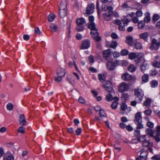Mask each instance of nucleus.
I'll list each match as a JSON object with an SVG mask.
<instances>
[{
  "instance_id": "35",
  "label": "nucleus",
  "mask_w": 160,
  "mask_h": 160,
  "mask_svg": "<svg viewBox=\"0 0 160 160\" xmlns=\"http://www.w3.org/2000/svg\"><path fill=\"white\" fill-rule=\"evenodd\" d=\"M128 69L130 72H133L136 70V68L133 65L131 64L128 66Z\"/></svg>"
},
{
  "instance_id": "52",
  "label": "nucleus",
  "mask_w": 160,
  "mask_h": 160,
  "mask_svg": "<svg viewBox=\"0 0 160 160\" xmlns=\"http://www.w3.org/2000/svg\"><path fill=\"white\" fill-rule=\"evenodd\" d=\"M78 101L79 102L82 104L85 103L86 102V101L85 99L82 96L79 97Z\"/></svg>"
},
{
  "instance_id": "14",
  "label": "nucleus",
  "mask_w": 160,
  "mask_h": 160,
  "mask_svg": "<svg viewBox=\"0 0 160 160\" xmlns=\"http://www.w3.org/2000/svg\"><path fill=\"white\" fill-rule=\"evenodd\" d=\"M140 158L141 160H145L148 155V152L145 149H142L141 151Z\"/></svg>"
},
{
  "instance_id": "41",
  "label": "nucleus",
  "mask_w": 160,
  "mask_h": 160,
  "mask_svg": "<svg viewBox=\"0 0 160 160\" xmlns=\"http://www.w3.org/2000/svg\"><path fill=\"white\" fill-rule=\"evenodd\" d=\"M7 109L9 111L12 110L13 108V106L12 104L9 103L7 105Z\"/></svg>"
},
{
  "instance_id": "2",
  "label": "nucleus",
  "mask_w": 160,
  "mask_h": 160,
  "mask_svg": "<svg viewBox=\"0 0 160 160\" xmlns=\"http://www.w3.org/2000/svg\"><path fill=\"white\" fill-rule=\"evenodd\" d=\"M134 122L137 125V129H141L143 128V125L142 123V118L141 112H138L136 114Z\"/></svg>"
},
{
  "instance_id": "22",
  "label": "nucleus",
  "mask_w": 160,
  "mask_h": 160,
  "mask_svg": "<svg viewBox=\"0 0 160 160\" xmlns=\"http://www.w3.org/2000/svg\"><path fill=\"white\" fill-rule=\"evenodd\" d=\"M148 35L149 34L148 32H144L140 34L139 37L141 38L144 40L145 41H148Z\"/></svg>"
},
{
  "instance_id": "30",
  "label": "nucleus",
  "mask_w": 160,
  "mask_h": 160,
  "mask_svg": "<svg viewBox=\"0 0 160 160\" xmlns=\"http://www.w3.org/2000/svg\"><path fill=\"white\" fill-rule=\"evenodd\" d=\"M98 78L100 81L103 82L105 80L106 76L103 74H100L98 75Z\"/></svg>"
},
{
  "instance_id": "8",
  "label": "nucleus",
  "mask_w": 160,
  "mask_h": 160,
  "mask_svg": "<svg viewBox=\"0 0 160 160\" xmlns=\"http://www.w3.org/2000/svg\"><path fill=\"white\" fill-rule=\"evenodd\" d=\"M90 41L86 39L82 41L80 48L81 49H87L90 47Z\"/></svg>"
},
{
  "instance_id": "59",
  "label": "nucleus",
  "mask_w": 160,
  "mask_h": 160,
  "mask_svg": "<svg viewBox=\"0 0 160 160\" xmlns=\"http://www.w3.org/2000/svg\"><path fill=\"white\" fill-rule=\"evenodd\" d=\"M88 19L89 22L88 23H94L93 22V21L94 20V18L93 16H89L88 18Z\"/></svg>"
},
{
  "instance_id": "10",
  "label": "nucleus",
  "mask_w": 160,
  "mask_h": 160,
  "mask_svg": "<svg viewBox=\"0 0 160 160\" xmlns=\"http://www.w3.org/2000/svg\"><path fill=\"white\" fill-rule=\"evenodd\" d=\"M95 8V6L93 4L91 3L88 5L86 12L87 14H92Z\"/></svg>"
},
{
  "instance_id": "33",
  "label": "nucleus",
  "mask_w": 160,
  "mask_h": 160,
  "mask_svg": "<svg viewBox=\"0 0 160 160\" xmlns=\"http://www.w3.org/2000/svg\"><path fill=\"white\" fill-rule=\"evenodd\" d=\"M152 66L157 68H160V62L157 60L154 61L152 63Z\"/></svg>"
},
{
  "instance_id": "21",
  "label": "nucleus",
  "mask_w": 160,
  "mask_h": 160,
  "mask_svg": "<svg viewBox=\"0 0 160 160\" xmlns=\"http://www.w3.org/2000/svg\"><path fill=\"white\" fill-rule=\"evenodd\" d=\"M67 2L66 0H62L59 6V9H66Z\"/></svg>"
},
{
  "instance_id": "12",
  "label": "nucleus",
  "mask_w": 160,
  "mask_h": 160,
  "mask_svg": "<svg viewBox=\"0 0 160 160\" xmlns=\"http://www.w3.org/2000/svg\"><path fill=\"white\" fill-rule=\"evenodd\" d=\"M57 74L58 76H61L63 77L65 76L66 72L65 70L61 68H58L56 71Z\"/></svg>"
},
{
  "instance_id": "46",
  "label": "nucleus",
  "mask_w": 160,
  "mask_h": 160,
  "mask_svg": "<svg viewBox=\"0 0 160 160\" xmlns=\"http://www.w3.org/2000/svg\"><path fill=\"white\" fill-rule=\"evenodd\" d=\"M152 112V110L150 109H148L144 111V113L146 115L150 116Z\"/></svg>"
},
{
  "instance_id": "38",
  "label": "nucleus",
  "mask_w": 160,
  "mask_h": 160,
  "mask_svg": "<svg viewBox=\"0 0 160 160\" xmlns=\"http://www.w3.org/2000/svg\"><path fill=\"white\" fill-rule=\"evenodd\" d=\"M63 77L61 76H54V79L55 82H57V83H59L61 82L62 80V78Z\"/></svg>"
},
{
  "instance_id": "13",
  "label": "nucleus",
  "mask_w": 160,
  "mask_h": 160,
  "mask_svg": "<svg viewBox=\"0 0 160 160\" xmlns=\"http://www.w3.org/2000/svg\"><path fill=\"white\" fill-rule=\"evenodd\" d=\"M106 66L107 69L111 71L114 70L116 67L115 63L111 61L107 62Z\"/></svg>"
},
{
  "instance_id": "15",
  "label": "nucleus",
  "mask_w": 160,
  "mask_h": 160,
  "mask_svg": "<svg viewBox=\"0 0 160 160\" xmlns=\"http://www.w3.org/2000/svg\"><path fill=\"white\" fill-rule=\"evenodd\" d=\"M26 123V120L24 115L23 114L20 115L19 116V124L22 126H24L25 125Z\"/></svg>"
},
{
  "instance_id": "32",
  "label": "nucleus",
  "mask_w": 160,
  "mask_h": 160,
  "mask_svg": "<svg viewBox=\"0 0 160 160\" xmlns=\"http://www.w3.org/2000/svg\"><path fill=\"white\" fill-rule=\"evenodd\" d=\"M147 134L150 135L151 137L153 136L154 131L150 128H147L146 130Z\"/></svg>"
},
{
  "instance_id": "34",
  "label": "nucleus",
  "mask_w": 160,
  "mask_h": 160,
  "mask_svg": "<svg viewBox=\"0 0 160 160\" xmlns=\"http://www.w3.org/2000/svg\"><path fill=\"white\" fill-rule=\"evenodd\" d=\"M146 15L144 18V22H145L146 23L149 22L151 20V18L150 17V14L149 13H146Z\"/></svg>"
},
{
  "instance_id": "25",
  "label": "nucleus",
  "mask_w": 160,
  "mask_h": 160,
  "mask_svg": "<svg viewBox=\"0 0 160 160\" xmlns=\"http://www.w3.org/2000/svg\"><path fill=\"white\" fill-rule=\"evenodd\" d=\"M67 10L66 9H59V14L61 18L64 17L67 14Z\"/></svg>"
},
{
  "instance_id": "43",
  "label": "nucleus",
  "mask_w": 160,
  "mask_h": 160,
  "mask_svg": "<svg viewBox=\"0 0 160 160\" xmlns=\"http://www.w3.org/2000/svg\"><path fill=\"white\" fill-rule=\"evenodd\" d=\"M129 58L131 60L133 59L136 58V53L134 52H132L129 53Z\"/></svg>"
},
{
  "instance_id": "3",
  "label": "nucleus",
  "mask_w": 160,
  "mask_h": 160,
  "mask_svg": "<svg viewBox=\"0 0 160 160\" xmlns=\"http://www.w3.org/2000/svg\"><path fill=\"white\" fill-rule=\"evenodd\" d=\"M86 22L85 19L83 18H81L77 19L76 29L78 32L82 31L84 30L85 28L83 25Z\"/></svg>"
},
{
  "instance_id": "57",
  "label": "nucleus",
  "mask_w": 160,
  "mask_h": 160,
  "mask_svg": "<svg viewBox=\"0 0 160 160\" xmlns=\"http://www.w3.org/2000/svg\"><path fill=\"white\" fill-rule=\"evenodd\" d=\"M136 16L137 17H141L142 15V11H138L136 13Z\"/></svg>"
},
{
  "instance_id": "20",
  "label": "nucleus",
  "mask_w": 160,
  "mask_h": 160,
  "mask_svg": "<svg viewBox=\"0 0 160 160\" xmlns=\"http://www.w3.org/2000/svg\"><path fill=\"white\" fill-rule=\"evenodd\" d=\"M134 43L133 46L136 49H140L142 48V45L141 43L138 42L137 40H134Z\"/></svg>"
},
{
  "instance_id": "5",
  "label": "nucleus",
  "mask_w": 160,
  "mask_h": 160,
  "mask_svg": "<svg viewBox=\"0 0 160 160\" xmlns=\"http://www.w3.org/2000/svg\"><path fill=\"white\" fill-rule=\"evenodd\" d=\"M160 45V41L158 42L155 38H153L152 40L149 48L151 50L153 49L157 50L159 48Z\"/></svg>"
},
{
  "instance_id": "53",
  "label": "nucleus",
  "mask_w": 160,
  "mask_h": 160,
  "mask_svg": "<svg viewBox=\"0 0 160 160\" xmlns=\"http://www.w3.org/2000/svg\"><path fill=\"white\" fill-rule=\"evenodd\" d=\"M82 129L81 128H78L75 130V132L76 135L78 136L81 133Z\"/></svg>"
},
{
  "instance_id": "18",
  "label": "nucleus",
  "mask_w": 160,
  "mask_h": 160,
  "mask_svg": "<svg viewBox=\"0 0 160 160\" xmlns=\"http://www.w3.org/2000/svg\"><path fill=\"white\" fill-rule=\"evenodd\" d=\"M119 100V98L118 97H115L114 98V102L111 105V107L113 109H116L117 107V106L118 104V102Z\"/></svg>"
},
{
  "instance_id": "9",
  "label": "nucleus",
  "mask_w": 160,
  "mask_h": 160,
  "mask_svg": "<svg viewBox=\"0 0 160 160\" xmlns=\"http://www.w3.org/2000/svg\"><path fill=\"white\" fill-rule=\"evenodd\" d=\"M90 33L92 37L96 41L98 42L101 40V38L99 36V33L98 32L94 31V32H91Z\"/></svg>"
},
{
  "instance_id": "6",
  "label": "nucleus",
  "mask_w": 160,
  "mask_h": 160,
  "mask_svg": "<svg viewBox=\"0 0 160 160\" xmlns=\"http://www.w3.org/2000/svg\"><path fill=\"white\" fill-rule=\"evenodd\" d=\"M128 88L129 86L127 83L125 82H122L120 84L118 90L120 92H123L127 91Z\"/></svg>"
},
{
  "instance_id": "58",
  "label": "nucleus",
  "mask_w": 160,
  "mask_h": 160,
  "mask_svg": "<svg viewBox=\"0 0 160 160\" xmlns=\"http://www.w3.org/2000/svg\"><path fill=\"white\" fill-rule=\"evenodd\" d=\"M152 159L155 160H160V155H155L152 157Z\"/></svg>"
},
{
  "instance_id": "28",
  "label": "nucleus",
  "mask_w": 160,
  "mask_h": 160,
  "mask_svg": "<svg viewBox=\"0 0 160 160\" xmlns=\"http://www.w3.org/2000/svg\"><path fill=\"white\" fill-rule=\"evenodd\" d=\"M56 16L55 14L52 13L49 14L48 17V19L49 22H52L55 19Z\"/></svg>"
},
{
  "instance_id": "63",
  "label": "nucleus",
  "mask_w": 160,
  "mask_h": 160,
  "mask_svg": "<svg viewBox=\"0 0 160 160\" xmlns=\"http://www.w3.org/2000/svg\"><path fill=\"white\" fill-rule=\"evenodd\" d=\"M120 55L119 52L117 51H115L113 53V56L115 58H117L119 57Z\"/></svg>"
},
{
  "instance_id": "4",
  "label": "nucleus",
  "mask_w": 160,
  "mask_h": 160,
  "mask_svg": "<svg viewBox=\"0 0 160 160\" xmlns=\"http://www.w3.org/2000/svg\"><path fill=\"white\" fill-rule=\"evenodd\" d=\"M104 87L106 90L109 93H114L113 86L111 82L109 81H106L103 84Z\"/></svg>"
},
{
  "instance_id": "61",
  "label": "nucleus",
  "mask_w": 160,
  "mask_h": 160,
  "mask_svg": "<svg viewBox=\"0 0 160 160\" xmlns=\"http://www.w3.org/2000/svg\"><path fill=\"white\" fill-rule=\"evenodd\" d=\"M34 32L36 34H37L38 35H39L40 33V30L38 27H36L35 28V29L34 30Z\"/></svg>"
},
{
  "instance_id": "49",
  "label": "nucleus",
  "mask_w": 160,
  "mask_h": 160,
  "mask_svg": "<svg viewBox=\"0 0 160 160\" xmlns=\"http://www.w3.org/2000/svg\"><path fill=\"white\" fill-rule=\"evenodd\" d=\"M148 66L147 64H144L141 66V70L143 72H144Z\"/></svg>"
},
{
  "instance_id": "54",
  "label": "nucleus",
  "mask_w": 160,
  "mask_h": 160,
  "mask_svg": "<svg viewBox=\"0 0 160 160\" xmlns=\"http://www.w3.org/2000/svg\"><path fill=\"white\" fill-rule=\"evenodd\" d=\"M121 98H124L125 100H128L129 98V95L128 94L125 93L122 94Z\"/></svg>"
},
{
  "instance_id": "24",
  "label": "nucleus",
  "mask_w": 160,
  "mask_h": 160,
  "mask_svg": "<svg viewBox=\"0 0 160 160\" xmlns=\"http://www.w3.org/2000/svg\"><path fill=\"white\" fill-rule=\"evenodd\" d=\"M127 108V106L125 103L121 104V111L120 113L123 114L125 113L126 110Z\"/></svg>"
},
{
  "instance_id": "56",
  "label": "nucleus",
  "mask_w": 160,
  "mask_h": 160,
  "mask_svg": "<svg viewBox=\"0 0 160 160\" xmlns=\"http://www.w3.org/2000/svg\"><path fill=\"white\" fill-rule=\"evenodd\" d=\"M111 37L114 39H117L118 38V35L115 32H113L112 33Z\"/></svg>"
},
{
  "instance_id": "39",
  "label": "nucleus",
  "mask_w": 160,
  "mask_h": 160,
  "mask_svg": "<svg viewBox=\"0 0 160 160\" xmlns=\"http://www.w3.org/2000/svg\"><path fill=\"white\" fill-rule=\"evenodd\" d=\"M151 85L152 87L155 88L157 86L158 83L155 80H153L151 82Z\"/></svg>"
},
{
  "instance_id": "16",
  "label": "nucleus",
  "mask_w": 160,
  "mask_h": 160,
  "mask_svg": "<svg viewBox=\"0 0 160 160\" xmlns=\"http://www.w3.org/2000/svg\"><path fill=\"white\" fill-rule=\"evenodd\" d=\"M126 39L125 42L129 45L132 46L134 41L133 37L131 36H127L126 37Z\"/></svg>"
},
{
  "instance_id": "37",
  "label": "nucleus",
  "mask_w": 160,
  "mask_h": 160,
  "mask_svg": "<svg viewBox=\"0 0 160 160\" xmlns=\"http://www.w3.org/2000/svg\"><path fill=\"white\" fill-rule=\"evenodd\" d=\"M121 21L123 22L124 24H127L130 22V20L127 18V16H126L121 20Z\"/></svg>"
},
{
  "instance_id": "27",
  "label": "nucleus",
  "mask_w": 160,
  "mask_h": 160,
  "mask_svg": "<svg viewBox=\"0 0 160 160\" xmlns=\"http://www.w3.org/2000/svg\"><path fill=\"white\" fill-rule=\"evenodd\" d=\"M148 137V136L147 135L140 136L138 138V141L141 142H144L145 141H146V140H148L147 138Z\"/></svg>"
},
{
  "instance_id": "19",
  "label": "nucleus",
  "mask_w": 160,
  "mask_h": 160,
  "mask_svg": "<svg viewBox=\"0 0 160 160\" xmlns=\"http://www.w3.org/2000/svg\"><path fill=\"white\" fill-rule=\"evenodd\" d=\"M121 78L123 80L128 81L131 79V76L128 73H125L122 75Z\"/></svg>"
},
{
  "instance_id": "48",
  "label": "nucleus",
  "mask_w": 160,
  "mask_h": 160,
  "mask_svg": "<svg viewBox=\"0 0 160 160\" xmlns=\"http://www.w3.org/2000/svg\"><path fill=\"white\" fill-rule=\"evenodd\" d=\"M22 126L20 127L18 129V131L22 133H24L25 132V128Z\"/></svg>"
},
{
  "instance_id": "31",
  "label": "nucleus",
  "mask_w": 160,
  "mask_h": 160,
  "mask_svg": "<svg viewBox=\"0 0 160 160\" xmlns=\"http://www.w3.org/2000/svg\"><path fill=\"white\" fill-rule=\"evenodd\" d=\"M111 53V52L110 50L108 49L104 50L103 52V56L106 58L109 57Z\"/></svg>"
},
{
  "instance_id": "50",
  "label": "nucleus",
  "mask_w": 160,
  "mask_h": 160,
  "mask_svg": "<svg viewBox=\"0 0 160 160\" xmlns=\"http://www.w3.org/2000/svg\"><path fill=\"white\" fill-rule=\"evenodd\" d=\"M136 58L140 59L143 57V54L142 53H136Z\"/></svg>"
},
{
  "instance_id": "36",
  "label": "nucleus",
  "mask_w": 160,
  "mask_h": 160,
  "mask_svg": "<svg viewBox=\"0 0 160 160\" xmlns=\"http://www.w3.org/2000/svg\"><path fill=\"white\" fill-rule=\"evenodd\" d=\"M148 74H144L142 77V81L145 82H147L148 79Z\"/></svg>"
},
{
  "instance_id": "29",
  "label": "nucleus",
  "mask_w": 160,
  "mask_h": 160,
  "mask_svg": "<svg viewBox=\"0 0 160 160\" xmlns=\"http://www.w3.org/2000/svg\"><path fill=\"white\" fill-rule=\"evenodd\" d=\"M113 93H109L106 95V99L108 102H110L113 100H114V98L113 97L112 95Z\"/></svg>"
},
{
  "instance_id": "64",
  "label": "nucleus",
  "mask_w": 160,
  "mask_h": 160,
  "mask_svg": "<svg viewBox=\"0 0 160 160\" xmlns=\"http://www.w3.org/2000/svg\"><path fill=\"white\" fill-rule=\"evenodd\" d=\"M73 122L74 123V125L77 126H78V124L80 123V121L79 120L76 118L74 119Z\"/></svg>"
},
{
  "instance_id": "7",
  "label": "nucleus",
  "mask_w": 160,
  "mask_h": 160,
  "mask_svg": "<svg viewBox=\"0 0 160 160\" xmlns=\"http://www.w3.org/2000/svg\"><path fill=\"white\" fill-rule=\"evenodd\" d=\"M149 140L148 139L146 141L142 143V145L143 147H148V149L149 150L150 152L153 153L152 149L151 148L153 145V143L149 142Z\"/></svg>"
},
{
  "instance_id": "47",
  "label": "nucleus",
  "mask_w": 160,
  "mask_h": 160,
  "mask_svg": "<svg viewBox=\"0 0 160 160\" xmlns=\"http://www.w3.org/2000/svg\"><path fill=\"white\" fill-rule=\"evenodd\" d=\"M117 45L118 43L116 41H113L111 44V47L113 48H115L117 47Z\"/></svg>"
},
{
  "instance_id": "44",
  "label": "nucleus",
  "mask_w": 160,
  "mask_h": 160,
  "mask_svg": "<svg viewBox=\"0 0 160 160\" xmlns=\"http://www.w3.org/2000/svg\"><path fill=\"white\" fill-rule=\"evenodd\" d=\"M129 52L128 50L126 49H122L121 52V54L122 56H125L128 54Z\"/></svg>"
},
{
  "instance_id": "42",
  "label": "nucleus",
  "mask_w": 160,
  "mask_h": 160,
  "mask_svg": "<svg viewBox=\"0 0 160 160\" xmlns=\"http://www.w3.org/2000/svg\"><path fill=\"white\" fill-rule=\"evenodd\" d=\"M99 114L100 117L102 118V117H106L107 116V115L104 112V111L102 109L99 111Z\"/></svg>"
},
{
  "instance_id": "55",
  "label": "nucleus",
  "mask_w": 160,
  "mask_h": 160,
  "mask_svg": "<svg viewBox=\"0 0 160 160\" xmlns=\"http://www.w3.org/2000/svg\"><path fill=\"white\" fill-rule=\"evenodd\" d=\"M147 125L148 127L151 128H153L154 126L153 123L150 121L148 122Z\"/></svg>"
},
{
  "instance_id": "1",
  "label": "nucleus",
  "mask_w": 160,
  "mask_h": 160,
  "mask_svg": "<svg viewBox=\"0 0 160 160\" xmlns=\"http://www.w3.org/2000/svg\"><path fill=\"white\" fill-rule=\"evenodd\" d=\"M113 8L111 6H108L104 5L102 6V11H105L103 14L104 19L107 21L110 19V16L113 13Z\"/></svg>"
},
{
  "instance_id": "45",
  "label": "nucleus",
  "mask_w": 160,
  "mask_h": 160,
  "mask_svg": "<svg viewBox=\"0 0 160 160\" xmlns=\"http://www.w3.org/2000/svg\"><path fill=\"white\" fill-rule=\"evenodd\" d=\"M4 160H14V157L13 155H10L8 157H4Z\"/></svg>"
},
{
  "instance_id": "60",
  "label": "nucleus",
  "mask_w": 160,
  "mask_h": 160,
  "mask_svg": "<svg viewBox=\"0 0 160 160\" xmlns=\"http://www.w3.org/2000/svg\"><path fill=\"white\" fill-rule=\"evenodd\" d=\"M119 64L122 66H126L128 65V63L126 61H121L120 62Z\"/></svg>"
},
{
  "instance_id": "26",
  "label": "nucleus",
  "mask_w": 160,
  "mask_h": 160,
  "mask_svg": "<svg viewBox=\"0 0 160 160\" xmlns=\"http://www.w3.org/2000/svg\"><path fill=\"white\" fill-rule=\"evenodd\" d=\"M152 101V100L151 98H147L144 102V105L149 108L151 105V104Z\"/></svg>"
},
{
  "instance_id": "51",
  "label": "nucleus",
  "mask_w": 160,
  "mask_h": 160,
  "mask_svg": "<svg viewBox=\"0 0 160 160\" xmlns=\"http://www.w3.org/2000/svg\"><path fill=\"white\" fill-rule=\"evenodd\" d=\"M159 18V17L158 15L157 14H155L153 16L152 20L154 21H156L158 20Z\"/></svg>"
},
{
  "instance_id": "11",
  "label": "nucleus",
  "mask_w": 160,
  "mask_h": 160,
  "mask_svg": "<svg viewBox=\"0 0 160 160\" xmlns=\"http://www.w3.org/2000/svg\"><path fill=\"white\" fill-rule=\"evenodd\" d=\"M142 90L141 89H138L135 90V94L137 97L136 98V100L139 99L140 101H141L142 99Z\"/></svg>"
},
{
  "instance_id": "17",
  "label": "nucleus",
  "mask_w": 160,
  "mask_h": 160,
  "mask_svg": "<svg viewBox=\"0 0 160 160\" xmlns=\"http://www.w3.org/2000/svg\"><path fill=\"white\" fill-rule=\"evenodd\" d=\"M88 28L91 30V32H94V31L98 32V29L94 23H88Z\"/></svg>"
},
{
  "instance_id": "40",
  "label": "nucleus",
  "mask_w": 160,
  "mask_h": 160,
  "mask_svg": "<svg viewBox=\"0 0 160 160\" xmlns=\"http://www.w3.org/2000/svg\"><path fill=\"white\" fill-rule=\"evenodd\" d=\"M144 22L142 21H140L138 24V27L140 29H142L144 26Z\"/></svg>"
},
{
  "instance_id": "62",
  "label": "nucleus",
  "mask_w": 160,
  "mask_h": 160,
  "mask_svg": "<svg viewBox=\"0 0 160 160\" xmlns=\"http://www.w3.org/2000/svg\"><path fill=\"white\" fill-rule=\"evenodd\" d=\"M158 73V71L155 70L152 71L150 73V74L151 76H154Z\"/></svg>"
},
{
  "instance_id": "23",
  "label": "nucleus",
  "mask_w": 160,
  "mask_h": 160,
  "mask_svg": "<svg viewBox=\"0 0 160 160\" xmlns=\"http://www.w3.org/2000/svg\"><path fill=\"white\" fill-rule=\"evenodd\" d=\"M50 28L51 31L53 32H57L58 30V25L55 23H52L50 26Z\"/></svg>"
}]
</instances>
